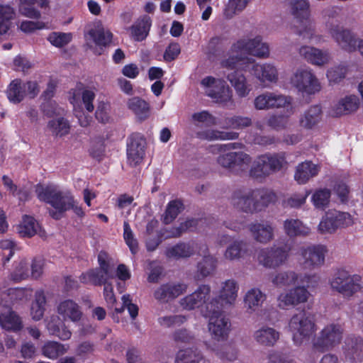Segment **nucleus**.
<instances>
[{
    "mask_svg": "<svg viewBox=\"0 0 363 363\" xmlns=\"http://www.w3.org/2000/svg\"><path fill=\"white\" fill-rule=\"evenodd\" d=\"M259 58L269 57V46L262 41L260 35L245 36L234 43L230 48L229 56L221 62L223 68H235L240 65H246L254 60L248 55Z\"/></svg>",
    "mask_w": 363,
    "mask_h": 363,
    "instance_id": "obj_1",
    "label": "nucleus"
},
{
    "mask_svg": "<svg viewBox=\"0 0 363 363\" xmlns=\"http://www.w3.org/2000/svg\"><path fill=\"white\" fill-rule=\"evenodd\" d=\"M277 199V195L272 190L256 189L235 192L232 203L236 208L242 212L253 214L275 203Z\"/></svg>",
    "mask_w": 363,
    "mask_h": 363,
    "instance_id": "obj_2",
    "label": "nucleus"
},
{
    "mask_svg": "<svg viewBox=\"0 0 363 363\" xmlns=\"http://www.w3.org/2000/svg\"><path fill=\"white\" fill-rule=\"evenodd\" d=\"M38 198L51 204L55 210L50 211V216L57 220L64 212L70 210L74 197L68 190H62L54 184L38 185L35 188Z\"/></svg>",
    "mask_w": 363,
    "mask_h": 363,
    "instance_id": "obj_3",
    "label": "nucleus"
},
{
    "mask_svg": "<svg viewBox=\"0 0 363 363\" xmlns=\"http://www.w3.org/2000/svg\"><path fill=\"white\" fill-rule=\"evenodd\" d=\"M238 289L239 286L234 279L223 282L218 298L205 305V310H202L203 315L206 318L225 316L237 299Z\"/></svg>",
    "mask_w": 363,
    "mask_h": 363,
    "instance_id": "obj_4",
    "label": "nucleus"
},
{
    "mask_svg": "<svg viewBox=\"0 0 363 363\" xmlns=\"http://www.w3.org/2000/svg\"><path fill=\"white\" fill-rule=\"evenodd\" d=\"M241 144L237 143L216 145L211 147L212 153H223L217 158L218 164L223 168L228 169L231 172H243L246 170L252 162V157L247 153L239 152H228L232 150L240 147Z\"/></svg>",
    "mask_w": 363,
    "mask_h": 363,
    "instance_id": "obj_5",
    "label": "nucleus"
},
{
    "mask_svg": "<svg viewBox=\"0 0 363 363\" xmlns=\"http://www.w3.org/2000/svg\"><path fill=\"white\" fill-rule=\"evenodd\" d=\"M329 284L332 290L346 298H350L363 289V277L359 274H354L340 268L334 272L329 280Z\"/></svg>",
    "mask_w": 363,
    "mask_h": 363,
    "instance_id": "obj_6",
    "label": "nucleus"
},
{
    "mask_svg": "<svg viewBox=\"0 0 363 363\" xmlns=\"http://www.w3.org/2000/svg\"><path fill=\"white\" fill-rule=\"evenodd\" d=\"M201 85L206 96L214 102L223 105L233 104V93L225 81L211 76L204 77Z\"/></svg>",
    "mask_w": 363,
    "mask_h": 363,
    "instance_id": "obj_7",
    "label": "nucleus"
},
{
    "mask_svg": "<svg viewBox=\"0 0 363 363\" xmlns=\"http://www.w3.org/2000/svg\"><path fill=\"white\" fill-rule=\"evenodd\" d=\"M290 82L303 94H315L322 89L320 82L309 67L298 68L291 77Z\"/></svg>",
    "mask_w": 363,
    "mask_h": 363,
    "instance_id": "obj_8",
    "label": "nucleus"
},
{
    "mask_svg": "<svg viewBox=\"0 0 363 363\" xmlns=\"http://www.w3.org/2000/svg\"><path fill=\"white\" fill-rule=\"evenodd\" d=\"M325 30L342 50L347 52H354L357 50L359 38H357L351 30L335 22L328 21L325 23Z\"/></svg>",
    "mask_w": 363,
    "mask_h": 363,
    "instance_id": "obj_9",
    "label": "nucleus"
},
{
    "mask_svg": "<svg viewBox=\"0 0 363 363\" xmlns=\"http://www.w3.org/2000/svg\"><path fill=\"white\" fill-rule=\"evenodd\" d=\"M39 92L40 86L36 81L23 82L20 79H15L9 84L6 94L11 102L18 104L26 96L34 99Z\"/></svg>",
    "mask_w": 363,
    "mask_h": 363,
    "instance_id": "obj_10",
    "label": "nucleus"
},
{
    "mask_svg": "<svg viewBox=\"0 0 363 363\" xmlns=\"http://www.w3.org/2000/svg\"><path fill=\"white\" fill-rule=\"evenodd\" d=\"M290 248L286 246H277L260 249L257 253L258 262L264 267L275 269L284 264L289 257Z\"/></svg>",
    "mask_w": 363,
    "mask_h": 363,
    "instance_id": "obj_11",
    "label": "nucleus"
},
{
    "mask_svg": "<svg viewBox=\"0 0 363 363\" xmlns=\"http://www.w3.org/2000/svg\"><path fill=\"white\" fill-rule=\"evenodd\" d=\"M253 105L258 111L281 108L289 110L290 108L289 114L293 113L291 97L275 92L265 91L257 95L253 101Z\"/></svg>",
    "mask_w": 363,
    "mask_h": 363,
    "instance_id": "obj_12",
    "label": "nucleus"
},
{
    "mask_svg": "<svg viewBox=\"0 0 363 363\" xmlns=\"http://www.w3.org/2000/svg\"><path fill=\"white\" fill-rule=\"evenodd\" d=\"M342 328L338 325H328L313 340V347L321 352L330 350L339 345L342 338Z\"/></svg>",
    "mask_w": 363,
    "mask_h": 363,
    "instance_id": "obj_13",
    "label": "nucleus"
},
{
    "mask_svg": "<svg viewBox=\"0 0 363 363\" xmlns=\"http://www.w3.org/2000/svg\"><path fill=\"white\" fill-rule=\"evenodd\" d=\"M244 67L246 66L240 65L235 68H225L226 72H225L226 79L240 98L248 96L252 90V84L243 72Z\"/></svg>",
    "mask_w": 363,
    "mask_h": 363,
    "instance_id": "obj_14",
    "label": "nucleus"
},
{
    "mask_svg": "<svg viewBox=\"0 0 363 363\" xmlns=\"http://www.w3.org/2000/svg\"><path fill=\"white\" fill-rule=\"evenodd\" d=\"M289 327L293 341L298 346L306 343L315 330L312 319H290Z\"/></svg>",
    "mask_w": 363,
    "mask_h": 363,
    "instance_id": "obj_15",
    "label": "nucleus"
},
{
    "mask_svg": "<svg viewBox=\"0 0 363 363\" xmlns=\"http://www.w3.org/2000/svg\"><path fill=\"white\" fill-rule=\"evenodd\" d=\"M327 249L324 245H309L303 247L300 250V254L305 267L314 269L324 264Z\"/></svg>",
    "mask_w": 363,
    "mask_h": 363,
    "instance_id": "obj_16",
    "label": "nucleus"
},
{
    "mask_svg": "<svg viewBox=\"0 0 363 363\" xmlns=\"http://www.w3.org/2000/svg\"><path fill=\"white\" fill-rule=\"evenodd\" d=\"M211 291L209 285H200L192 294L180 299V306L187 311L199 308L209 299Z\"/></svg>",
    "mask_w": 363,
    "mask_h": 363,
    "instance_id": "obj_17",
    "label": "nucleus"
},
{
    "mask_svg": "<svg viewBox=\"0 0 363 363\" xmlns=\"http://www.w3.org/2000/svg\"><path fill=\"white\" fill-rule=\"evenodd\" d=\"M299 55L307 62L318 67H323L331 60V55L327 50L313 46L302 45L298 49Z\"/></svg>",
    "mask_w": 363,
    "mask_h": 363,
    "instance_id": "obj_18",
    "label": "nucleus"
},
{
    "mask_svg": "<svg viewBox=\"0 0 363 363\" xmlns=\"http://www.w3.org/2000/svg\"><path fill=\"white\" fill-rule=\"evenodd\" d=\"M250 72L264 86L277 83L279 79L278 70L271 63H254L250 69Z\"/></svg>",
    "mask_w": 363,
    "mask_h": 363,
    "instance_id": "obj_19",
    "label": "nucleus"
},
{
    "mask_svg": "<svg viewBox=\"0 0 363 363\" xmlns=\"http://www.w3.org/2000/svg\"><path fill=\"white\" fill-rule=\"evenodd\" d=\"M252 238L260 244H268L275 237V227L268 221L253 222L248 225Z\"/></svg>",
    "mask_w": 363,
    "mask_h": 363,
    "instance_id": "obj_20",
    "label": "nucleus"
},
{
    "mask_svg": "<svg viewBox=\"0 0 363 363\" xmlns=\"http://www.w3.org/2000/svg\"><path fill=\"white\" fill-rule=\"evenodd\" d=\"M112 33L99 23L88 30L85 34L86 45L94 49V47H104L109 44L112 39Z\"/></svg>",
    "mask_w": 363,
    "mask_h": 363,
    "instance_id": "obj_21",
    "label": "nucleus"
},
{
    "mask_svg": "<svg viewBox=\"0 0 363 363\" xmlns=\"http://www.w3.org/2000/svg\"><path fill=\"white\" fill-rule=\"evenodd\" d=\"M146 142L143 137L140 135H133L128 143L127 155L128 162L131 165L140 164L144 157L145 152Z\"/></svg>",
    "mask_w": 363,
    "mask_h": 363,
    "instance_id": "obj_22",
    "label": "nucleus"
},
{
    "mask_svg": "<svg viewBox=\"0 0 363 363\" xmlns=\"http://www.w3.org/2000/svg\"><path fill=\"white\" fill-rule=\"evenodd\" d=\"M323 116V113L320 106H311L300 116L299 126L304 130H314L322 121Z\"/></svg>",
    "mask_w": 363,
    "mask_h": 363,
    "instance_id": "obj_23",
    "label": "nucleus"
},
{
    "mask_svg": "<svg viewBox=\"0 0 363 363\" xmlns=\"http://www.w3.org/2000/svg\"><path fill=\"white\" fill-rule=\"evenodd\" d=\"M359 107V98L355 95H347L341 98L332 108L331 115L339 117L356 112Z\"/></svg>",
    "mask_w": 363,
    "mask_h": 363,
    "instance_id": "obj_24",
    "label": "nucleus"
},
{
    "mask_svg": "<svg viewBox=\"0 0 363 363\" xmlns=\"http://www.w3.org/2000/svg\"><path fill=\"white\" fill-rule=\"evenodd\" d=\"M187 290V285L184 283H169L162 285L154 294L156 299L168 301L174 299Z\"/></svg>",
    "mask_w": 363,
    "mask_h": 363,
    "instance_id": "obj_25",
    "label": "nucleus"
},
{
    "mask_svg": "<svg viewBox=\"0 0 363 363\" xmlns=\"http://www.w3.org/2000/svg\"><path fill=\"white\" fill-rule=\"evenodd\" d=\"M202 252L205 254L203 257L197 264L196 277L198 279H203L211 276L215 272L218 259L216 257L208 253V249L206 245L203 246Z\"/></svg>",
    "mask_w": 363,
    "mask_h": 363,
    "instance_id": "obj_26",
    "label": "nucleus"
},
{
    "mask_svg": "<svg viewBox=\"0 0 363 363\" xmlns=\"http://www.w3.org/2000/svg\"><path fill=\"white\" fill-rule=\"evenodd\" d=\"M198 249V245L194 242H179L167 247L165 255L169 259H179L193 255Z\"/></svg>",
    "mask_w": 363,
    "mask_h": 363,
    "instance_id": "obj_27",
    "label": "nucleus"
},
{
    "mask_svg": "<svg viewBox=\"0 0 363 363\" xmlns=\"http://www.w3.org/2000/svg\"><path fill=\"white\" fill-rule=\"evenodd\" d=\"M113 277V268H108L107 272L99 267V269H90L80 276V281L84 284H92L101 285Z\"/></svg>",
    "mask_w": 363,
    "mask_h": 363,
    "instance_id": "obj_28",
    "label": "nucleus"
},
{
    "mask_svg": "<svg viewBox=\"0 0 363 363\" xmlns=\"http://www.w3.org/2000/svg\"><path fill=\"white\" fill-rule=\"evenodd\" d=\"M152 26L150 16L144 15L138 18L129 28L130 37L135 41L144 40L148 35Z\"/></svg>",
    "mask_w": 363,
    "mask_h": 363,
    "instance_id": "obj_29",
    "label": "nucleus"
},
{
    "mask_svg": "<svg viewBox=\"0 0 363 363\" xmlns=\"http://www.w3.org/2000/svg\"><path fill=\"white\" fill-rule=\"evenodd\" d=\"M320 166L311 161H305L297 165L294 179L300 184L307 183L311 178L318 175Z\"/></svg>",
    "mask_w": 363,
    "mask_h": 363,
    "instance_id": "obj_30",
    "label": "nucleus"
},
{
    "mask_svg": "<svg viewBox=\"0 0 363 363\" xmlns=\"http://www.w3.org/2000/svg\"><path fill=\"white\" fill-rule=\"evenodd\" d=\"M250 255L249 245L243 240H234L226 247L223 257L226 260L234 261Z\"/></svg>",
    "mask_w": 363,
    "mask_h": 363,
    "instance_id": "obj_31",
    "label": "nucleus"
},
{
    "mask_svg": "<svg viewBox=\"0 0 363 363\" xmlns=\"http://www.w3.org/2000/svg\"><path fill=\"white\" fill-rule=\"evenodd\" d=\"M274 173L268 160V155L264 154L258 156L254 161L250 174L255 179H263Z\"/></svg>",
    "mask_w": 363,
    "mask_h": 363,
    "instance_id": "obj_32",
    "label": "nucleus"
},
{
    "mask_svg": "<svg viewBox=\"0 0 363 363\" xmlns=\"http://www.w3.org/2000/svg\"><path fill=\"white\" fill-rule=\"evenodd\" d=\"M70 94H72L70 99L72 104L77 103L82 97L86 111L89 112L93 111L94 105L92 102L95 98V93L93 90L84 89L83 84H79L74 89H72Z\"/></svg>",
    "mask_w": 363,
    "mask_h": 363,
    "instance_id": "obj_33",
    "label": "nucleus"
},
{
    "mask_svg": "<svg viewBox=\"0 0 363 363\" xmlns=\"http://www.w3.org/2000/svg\"><path fill=\"white\" fill-rule=\"evenodd\" d=\"M283 229L286 235L290 238L304 237L311 233V228L301 220L288 218L284 221Z\"/></svg>",
    "mask_w": 363,
    "mask_h": 363,
    "instance_id": "obj_34",
    "label": "nucleus"
},
{
    "mask_svg": "<svg viewBox=\"0 0 363 363\" xmlns=\"http://www.w3.org/2000/svg\"><path fill=\"white\" fill-rule=\"evenodd\" d=\"M128 108L140 121H145L150 115V106L144 99L134 96L127 101Z\"/></svg>",
    "mask_w": 363,
    "mask_h": 363,
    "instance_id": "obj_35",
    "label": "nucleus"
},
{
    "mask_svg": "<svg viewBox=\"0 0 363 363\" xmlns=\"http://www.w3.org/2000/svg\"><path fill=\"white\" fill-rule=\"evenodd\" d=\"M229 319H210L208 330L211 336L217 340H225L230 330Z\"/></svg>",
    "mask_w": 363,
    "mask_h": 363,
    "instance_id": "obj_36",
    "label": "nucleus"
},
{
    "mask_svg": "<svg viewBox=\"0 0 363 363\" xmlns=\"http://www.w3.org/2000/svg\"><path fill=\"white\" fill-rule=\"evenodd\" d=\"M343 352L346 357L350 359L359 357L363 354V339L354 336L347 337L343 346Z\"/></svg>",
    "mask_w": 363,
    "mask_h": 363,
    "instance_id": "obj_37",
    "label": "nucleus"
},
{
    "mask_svg": "<svg viewBox=\"0 0 363 363\" xmlns=\"http://www.w3.org/2000/svg\"><path fill=\"white\" fill-rule=\"evenodd\" d=\"M300 25L296 28V33L304 40L310 42L314 40L315 43H318L321 40L320 35L315 34V23L310 18L307 20L299 21Z\"/></svg>",
    "mask_w": 363,
    "mask_h": 363,
    "instance_id": "obj_38",
    "label": "nucleus"
},
{
    "mask_svg": "<svg viewBox=\"0 0 363 363\" xmlns=\"http://www.w3.org/2000/svg\"><path fill=\"white\" fill-rule=\"evenodd\" d=\"M197 137L201 140L208 141L213 140H230L238 138V133L235 132L220 131L218 130L208 129L199 131L196 133Z\"/></svg>",
    "mask_w": 363,
    "mask_h": 363,
    "instance_id": "obj_39",
    "label": "nucleus"
},
{
    "mask_svg": "<svg viewBox=\"0 0 363 363\" xmlns=\"http://www.w3.org/2000/svg\"><path fill=\"white\" fill-rule=\"evenodd\" d=\"M15 11L9 5L0 4V35L6 34L12 27Z\"/></svg>",
    "mask_w": 363,
    "mask_h": 363,
    "instance_id": "obj_40",
    "label": "nucleus"
},
{
    "mask_svg": "<svg viewBox=\"0 0 363 363\" xmlns=\"http://www.w3.org/2000/svg\"><path fill=\"white\" fill-rule=\"evenodd\" d=\"M20 13L31 18H38L40 16V13L32 6L34 4H38L42 8L46 7L48 5L47 0H20Z\"/></svg>",
    "mask_w": 363,
    "mask_h": 363,
    "instance_id": "obj_41",
    "label": "nucleus"
},
{
    "mask_svg": "<svg viewBox=\"0 0 363 363\" xmlns=\"http://www.w3.org/2000/svg\"><path fill=\"white\" fill-rule=\"evenodd\" d=\"M57 312L64 318H81L82 315L80 307L72 300L60 302L57 306Z\"/></svg>",
    "mask_w": 363,
    "mask_h": 363,
    "instance_id": "obj_42",
    "label": "nucleus"
},
{
    "mask_svg": "<svg viewBox=\"0 0 363 363\" xmlns=\"http://www.w3.org/2000/svg\"><path fill=\"white\" fill-rule=\"evenodd\" d=\"M254 337L259 344L272 345L278 340L279 333L272 328L263 327L255 333Z\"/></svg>",
    "mask_w": 363,
    "mask_h": 363,
    "instance_id": "obj_43",
    "label": "nucleus"
},
{
    "mask_svg": "<svg viewBox=\"0 0 363 363\" xmlns=\"http://www.w3.org/2000/svg\"><path fill=\"white\" fill-rule=\"evenodd\" d=\"M265 299V294L257 288H253L247 291L244 298L246 306L252 311L257 310Z\"/></svg>",
    "mask_w": 363,
    "mask_h": 363,
    "instance_id": "obj_44",
    "label": "nucleus"
},
{
    "mask_svg": "<svg viewBox=\"0 0 363 363\" xmlns=\"http://www.w3.org/2000/svg\"><path fill=\"white\" fill-rule=\"evenodd\" d=\"M291 13L298 21L311 18L310 4L307 0H295L291 3Z\"/></svg>",
    "mask_w": 363,
    "mask_h": 363,
    "instance_id": "obj_45",
    "label": "nucleus"
},
{
    "mask_svg": "<svg viewBox=\"0 0 363 363\" xmlns=\"http://www.w3.org/2000/svg\"><path fill=\"white\" fill-rule=\"evenodd\" d=\"M317 229L318 233L323 235L333 234L338 230L336 221L333 217L331 210H328L323 216L318 225Z\"/></svg>",
    "mask_w": 363,
    "mask_h": 363,
    "instance_id": "obj_46",
    "label": "nucleus"
},
{
    "mask_svg": "<svg viewBox=\"0 0 363 363\" xmlns=\"http://www.w3.org/2000/svg\"><path fill=\"white\" fill-rule=\"evenodd\" d=\"M317 229L318 233L323 235L333 234L338 230L336 221L333 217L331 210H328L323 216L318 225Z\"/></svg>",
    "mask_w": 363,
    "mask_h": 363,
    "instance_id": "obj_47",
    "label": "nucleus"
},
{
    "mask_svg": "<svg viewBox=\"0 0 363 363\" xmlns=\"http://www.w3.org/2000/svg\"><path fill=\"white\" fill-rule=\"evenodd\" d=\"M48 129L53 135L62 137L69 133L70 125L67 120L59 118L50 121L48 123Z\"/></svg>",
    "mask_w": 363,
    "mask_h": 363,
    "instance_id": "obj_48",
    "label": "nucleus"
},
{
    "mask_svg": "<svg viewBox=\"0 0 363 363\" xmlns=\"http://www.w3.org/2000/svg\"><path fill=\"white\" fill-rule=\"evenodd\" d=\"M202 355L197 350L191 348L179 350L175 357V363H199Z\"/></svg>",
    "mask_w": 363,
    "mask_h": 363,
    "instance_id": "obj_49",
    "label": "nucleus"
},
{
    "mask_svg": "<svg viewBox=\"0 0 363 363\" xmlns=\"http://www.w3.org/2000/svg\"><path fill=\"white\" fill-rule=\"evenodd\" d=\"M38 228V223L33 217L25 216L18 230L21 236L32 237L36 234Z\"/></svg>",
    "mask_w": 363,
    "mask_h": 363,
    "instance_id": "obj_50",
    "label": "nucleus"
},
{
    "mask_svg": "<svg viewBox=\"0 0 363 363\" xmlns=\"http://www.w3.org/2000/svg\"><path fill=\"white\" fill-rule=\"evenodd\" d=\"M183 208V203L181 201L173 200L169 201L162 216L163 222L165 224L171 223L182 212Z\"/></svg>",
    "mask_w": 363,
    "mask_h": 363,
    "instance_id": "obj_51",
    "label": "nucleus"
},
{
    "mask_svg": "<svg viewBox=\"0 0 363 363\" xmlns=\"http://www.w3.org/2000/svg\"><path fill=\"white\" fill-rule=\"evenodd\" d=\"M50 333L62 340H67L71 336V332L65 326L62 319H52L48 325Z\"/></svg>",
    "mask_w": 363,
    "mask_h": 363,
    "instance_id": "obj_52",
    "label": "nucleus"
},
{
    "mask_svg": "<svg viewBox=\"0 0 363 363\" xmlns=\"http://www.w3.org/2000/svg\"><path fill=\"white\" fill-rule=\"evenodd\" d=\"M330 191L328 189L316 190L311 196V202L315 208L325 209L330 203Z\"/></svg>",
    "mask_w": 363,
    "mask_h": 363,
    "instance_id": "obj_53",
    "label": "nucleus"
},
{
    "mask_svg": "<svg viewBox=\"0 0 363 363\" xmlns=\"http://www.w3.org/2000/svg\"><path fill=\"white\" fill-rule=\"evenodd\" d=\"M320 282V277L315 274L296 273V284L305 289L316 288Z\"/></svg>",
    "mask_w": 363,
    "mask_h": 363,
    "instance_id": "obj_54",
    "label": "nucleus"
},
{
    "mask_svg": "<svg viewBox=\"0 0 363 363\" xmlns=\"http://www.w3.org/2000/svg\"><path fill=\"white\" fill-rule=\"evenodd\" d=\"M67 350V347L56 342H48L43 347V354L49 359H56L63 354Z\"/></svg>",
    "mask_w": 363,
    "mask_h": 363,
    "instance_id": "obj_55",
    "label": "nucleus"
},
{
    "mask_svg": "<svg viewBox=\"0 0 363 363\" xmlns=\"http://www.w3.org/2000/svg\"><path fill=\"white\" fill-rule=\"evenodd\" d=\"M296 272L294 271L281 272L277 274L272 279L274 284L279 286L296 284Z\"/></svg>",
    "mask_w": 363,
    "mask_h": 363,
    "instance_id": "obj_56",
    "label": "nucleus"
},
{
    "mask_svg": "<svg viewBox=\"0 0 363 363\" xmlns=\"http://www.w3.org/2000/svg\"><path fill=\"white\" fill-rule=\"evenodd\" d=\"M333 217L336 221L338 229L347 228L354 223L353 216L348 212L330 209Z\"/></svg>",
    "mask_w": 363,
    "mask_h": 363,
    "instance_id": "obj_57",
    "label": "nucleus"
},
{
    "mask_svg": "<svg viewBox=\"0 0 363 363\" xmlns=\"http://www.w3.org/2000/svg\"><path fill=\"white\" fill-rule=\"evenodd\" d=\"M347 67L342 65L331 67L327 70L326 77L330 84L339 83L346 75Z\"/></svg>",
    "mask_w": 363,
    "mask_h": 363,
    "instance_id": "obj_58",
    "label": "nucleus"
},
{
    "mask_svg": "<svg viewBox=\"0 0 363 363\" xmlns=\"http://www.w3.org/2000/svg\"><path fill=\"white\" fill-rule=\"evenodd\" d=\"M72 40V33L52 32L48 37V40L55 47L62 48L69 44Z\"/></svg>",
    "mask_w": 363,
    "mask_h": 363,
    "instance_id": "obj_59",
    "label": "nucleus"
},
{
    "mask_svg": "<svg viewBox=\"0 0 363 363\" xmlns=\"http://www.w3.org/2000/svg\"><path fill=\"white\" fill-rule=\"evenodd\" d=\"M30 263L26 258H21L16 265L15 271L12 275L15 281L27 279L30 275Z\"/></svg>",
    "mask_w": 363,
    "mask_h": 363,
    "instance_id": "obj_60",
    "label": "nucleus"
},
{
    "mask_svg": "<svg viewBox=\"0 0 363 363\" xmlns=\"http://www.w3.org/2000/svg\"><path fill=\"white\" fill-rule=\"evenodd\" d=\"M250 0H229L224 11L226 18H230L242 11Z\"/></svg>",
    "mask_w": 363,
    "mask_h": 363,
    "instance_id": "obj_61",
    "label": "nucleus"
},
{
    "mask_svg": "<svg viewBox=\"0 0 363 363\" xmlns=\"http://www.w3.org/2000/svg\"><path fill=\"white\" fill-rule=\"evenodd\" d=\"M297 305L298 303L290 290L280 294L277 298V306L281 309L289 310Z\"/></svg>",
    "mask_w": 363,
    "mask_h": 363,
    "instance_id": "obj_62",
    "label": "nucleus"
},
{
    "mask_svg": "<svg viewBox=\"0 0 363 363\" xmlns=\"http://www.w3.org/2000/svg\"><path fill=\"white\" fill-rule=\"evenodd\" d=\"M46 299L43 292H37L35 294V300L31 307V314L33 318H41L44 314V306Z\"/></svg>",
    "mask_w": 363,
    "mask_h": 363,
    "instance_id": "obj_63",
    "label": "nucleus"
},
{
    "mask_svg": "<svg viewBox=\"0 0 363 363\" xmlns=\"http://www.w3.org/2000/svg\"><path fill=\"white\" fill-rule=\"evenodd\" d=\"M123 238L131 252L133 254L137 253L138 249V241L134 237L133 232L130 225L126 221L123 223Z\"/></svg>",
    "mask_w": 363,
    "mask_h": 363,
    "instance_id": "obj_64",
    "label": "nucleus"
}]
</instances>
